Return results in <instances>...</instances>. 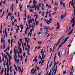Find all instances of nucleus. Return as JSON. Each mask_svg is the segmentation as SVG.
<instances>
[{
  "mask_svg": "<svg viewBox=\"0 0 75 75\" xmlns=\"http://www.w3.org/2000/svg\"><path fill=\"white\" fill-rule=\"evenodd\" d=\"M60 27L61 26H57V27L56 29V30H57V31H58V30L59 29Z\"/></svg>",
  "mask_w": 75,
  "mask_h": 75,
  "instance_id": "9",
  "label": "nucleus"
},
{
  "mask_svg": "<svg viewBox=\"0 0 75 75\" xmlns=\"http://www.w3.org/2000/svg\"><path fill=\"white\" fill-rule=\"evenodd\" d=\"M54 4L55 6H58V4L57 3H54Z\"/></svg>",
  "mask_w": 75,
  "mask_h": 75,
  "instance_id": "29",
  "label": "nucleus"
},
{
  "mask_svg": "<svg viewBox=\"0 0 75 75\" xmlns=\"http://www.w3.org/2000/svg\"><path fill=\"white\" fill-rule=\"evenodd\" d=\"M49 29H51V27L49 26L47 27V30H49Z\"/></svg>",
  "mask_w": 75,
  "mask_h": 75,
  "instance_id": "19",
  "label": "nucleus"
},
{
  "mask_svg": "<svg viewBox=\"0 0 75 75\" xmlns=\"http://www.w3.org/2000/svg\"><path fill=\"white\" fill-rule=\"evenodd\" d=\"M52 63H53V62H52L50 64V66H49V67H51V66L52 65Z\"/></svg>",
  "mask_w": 75,
  "mask_h": 75,
  "instance_id": "45",
  "label": "nucleus"
},
{
  "mask_svg": "<svg viewBox=\"0 0 75 75\" xmlns=\"http://www.w3.org/2000/svg\"><path fill=\"white\" fill-rule=\"evenodd\" d=\"M4 68H2L1 70V74H3V72H4Z\"/></svg>",
  "mask_w": 75,
  "mask_h": 75,
  "instance_id": "7",
  "label": "nucleus"
},
{
  "mask_svg": "<svg viewBox=\"0 0 75 75\" xmlns=\"http://www.w3.org/2000/svg\"><path fill=\"white\" fill-rule=\"evenodd\" d=\"M19 7H20V11H22L21 10V8H22V6L21 5V4H20L19 5Z\"/></svg>",
  "mask_w": 75,
  "mask_h": 75,
  "instance_id": "10",
  "label": "nucleus"
},
{
  "mask_svg": "<svg viewBox=\"0 0 75 75\" xmlns=\"http://www.w3.org/2000/svg\"><path fill=\"white\" fill-rule=\"evenodd\" d=\"M18 69H19V70H21V69L20 67L18 68Z\"/></svg>",
  "mask_w": 75,
  "mask_h": 75,
  "instance_id": "62",
  "label": "nucleus"
},
{
  "mask_svg": "<svg viewBox=\"0 0 75 75\" xmlns=\"http://www.w3.org/2000/svg\"><path fill=\"white\" fill-rule=\"evenodd\" d=\"M67 40L68 39H67L66 38L64 41L65 42H66V41H67Z\"/></svg>",
  "mask_w": 75,
  "mask_h": 75,
  "instance_id": "59",
  "label": "nucleus"
},
{
  "mask_svg": "<svg viewBox=\"0 0 75 75\" xmlns=\"http://www.w3.org/2000/svg\"><path fill=\"white\" fill-rule=\"evenodd\" d=\"M8 42L9 43V44H10L11 43H10V39H9L8 40Z\"/></svg>",
  "mask_w": 75,
  "mask_h": 75,
  "instance_id": "38",
  "label": "nucleus"
},
{
  "mask_svg": "<svg viewBox=\"0 0 75 75\" xmlns=\"http://www.w3.org/2000/svg\"><path fill=\"white\" fill-rule=\"evenodd\" d=\"M23 26H22V27H21V30H23Z\"/></svg>",
  "mask_w": 75,
  "mask_h": 75,
  "instance_id": "47",
  "label": "nucleus"
},
{
  "mask_svg": "<svg viewBox=\"0 0 75 75\" xmlns=\"http://www.w3.org/2000/svg\"><path fill=\"white\" fill-rule=\"evenodd\" d=\"M56 59V56H54V62H55V59Z\"/></svg>",
  "mask_w": 75,
  "mask_h": 75,
  "instance_id": "42",
  "label": "nucleus"
},
{
  "mask_svg": "<svg viewBox=\"0 0 75 75\" xmlns=\"http://www.w3.org/2000/svg\"><path fill=\"white\" fill-rule=\"evenodd\" d=\"M10 59H9V65L10 66V65H11V63L10 62Z\"/></svg>",
  "mask_w": 75,
  "mask_h": 75,
  "instance_id": "25",
  "label": "nucleus"
},
{
  "mask_svg": "<svg viewBox=\"0 0 75 75\" xmlns=\"http://www.w3.org/2000/svg\"><path fill=\"white\" fill-rule=\"evenodd\" d=\"M63 37H64V36L63 37L61 38L58 41V42H59V41H61V40H62V38H63Z\"/></svg>",
  "mask_w": 75,
  "mask_h": 75,
  "instance_id": "32",
  "label": "nucleus"
},
{
  "mask_svg": "<svg viewBox=\"0 0 75 75\" xmlns=\"http://www.w3.org/2000/svg\"><path fill=\"white\" fill-rule=\"evenodd\" d=\"M72 71H71V72H70L69 75H72Z\"/></svg>",
  "mask_w": 75,
  "mask_h": 75,
  "instance_id": "57",
  "label": "nucleus"
},
{
  "mask_svg": "<svg viewBox=\"0 0 75 75\" xmlns=\"http://www.w3.org/2000/svg\"><path fill=\"white\" fill-rule=\"evenodd\" d=\"M14 40V39H12L11 40V44H13V40Z\"/></svg>",
  "mask_w": 75,
  "mask_h": 75,
  "instance_id": "24",
  "label": "nucleus"
},
{
  "mask_svg": "<svg viewBox=\"0 0 75 75\" xmlns=\"http://www.w3.org/2000/svg\"><path fill=\"white\" fill-rule=\"evenodd\" d=\"M5 35L6 37H7V33L6 32H5Z\"/></svg>",
  "mask_w": 75,
  "mask_h": 75,
  "instance_id": "43",
  "label": "nucleus"
},
{
  "mask_svg": "<svg viewBox=\"0 0 75 75\" xmlns=\"http://www.w3.org/2000/svg\"><path fill=\"white\" fill-rule=\"evenodd\" d=\"M37 10L38 11H39L40 10V9L39 8V7H38L37 8Z\"/></svg>",
  "mask_w": 75,
  "mask_h": 75,
  "instance_id": "51",
  "label": "nucleus"
},
{
  "mask_svg": "<svg viewBox=\"0 0 75 75\" xmlns=\"http://www.w3.org/2000/svg\"><path fill=\"white\" fill-rule=\"evenodd\" d=\"M25 51H28V48L27 47H26L25 48Z\"/></svg>",
  "mask_w": 75,
  "mask_h": 75,
  "instance_id": "26",
  "label": "nucleus"
},
{
  "mask_svg": "<svg viewBox=\"0 0 75 75\" xmlns=\"http://www.w3.org/2000/svg\"><path fill=\"white\" fill-rule=\"evenodd\" d=\"M17 54H15L14 56V59L15 60V62H16L17 61Z\"/></svg>",
  "mask_w": 75,
  "mask_h": 75,
  "instance_id": "4",
  "label": "nucleus"
},
{
  "mask_svg": "<svg viewBox=\"0 0 75 75\" xmlns=\"http://www.w3.org/2000/svg\"><path fill=\"white\" fill-rule=\"evenodd\" d=\"M2 10H3V8H2L0 10V13H1L2 12Z\"/></svg>",
  "mask_w": 75,
  "mask_h": 75,
  "instance_id": "58",
  "label": "nucleus"
},
{
  "mask_svg": "<svg viewBox=\"0 0 75 75\" xmlns=\"http://www.w3.org/2000/svg\"><path fill=\"white\" fill-rule=\"evenodd\" d=\"M8 59H7V62L6 64V65H7V67L8 66Z\"/></svg>",
  "mask_w": 75,
  "mask_h": 75,
  "instance_id": "15",
  "label": "nucleus"
},
{
  "mask_svg": "<svg viewBox=\"0 0 75 75\" xmlns=\"http://www.w3.org/2000/svg\"><path fill=\"white\" fill-rule=\"evenodd\" d=\"M18 49L19 50V51L18 52V55H19L20 54H21V53L23 52L22 49H21L20 47L19 46L18 47Z\"/></svg>",
  "mask_w": 75,
  "mask_h": 75,
  "instance_id": "2",
  "label": "nucleus"
},
{
  "mask_svg": "<svg viewBox=\"0 0 75 75\" xmlns=\"http://www.w3.org/2000/svg\"><path fill=\"white\" fill-rule=\"evenodd\" d=\"M28 52L29 51V50H30V46H28Z\"/></svg>",
  "mask_w": 75,
  "mask_h": 75,
  "instance_id": "31",
  "label": "nucleus"
},
{
  "mask_svg": "<svg viewBox=\"0 0 75 75\" xmlns=\"http://www.w3.org/2000/svg\"><path fill=\"white\" fill-rule=\"evenodd\" d=\"M44 20L45 21V22H47L48 21V20H46V19H45Z\"/></svg>",
  "mask_w": 75,
  "mask_h": 75,
  "instance_id": "54",
  "label": "nucleus"
},
{
  "mask_svg": "<svg viewBox=\"0 0 75 75\" xmlns=\"http://www.w3.org/2000/svg\"><path fill=\"white\" fill-rule=\"evenodd\" d=\"M22 45L23 51H24V43H22Z\"/></svg>",
  "mask_w": 75,
  "mask_h": 75,
  "instance_id": "17",
  "label": "nucleus"
},
{
  "mask_svg": "<svg viewBox=\"0 0 75 75\" xmlns=\"http://www.w3.org/2000/svg\"><path fill=\"white\" fill-rule=\"evenodd\" d=\"M45 35H48V32H46L45 33Z\"/></svg>",
  "mask_w": 75,
  "mask_h": 75,
  "instance_id": "56",
  "label": "nucleus"
},
{
  "mask_svg": "<svg viewBox=\"0 0 75 75\" xmlns=\"http://www.w3.org/2000/svg\"><path fill=\"white\" fill-rule=\"evenodd\" d=\"M44 14H45L44 12H42V16H44Z\"/></svg>",
  "mask_w": 75,
  "mask_h": 75,
  "instance_id": "39",
  "label": "nucleus"
},
{
  "mask_svg": "<svg viewBox=\"0 0 75 75\" xmlns=\"http://www.w3.org/2000/svg\"><path fill=\"white\" fill-rule=\"evenodd\" d=\"M11 18L12 19H14V16H11Z\"/></svg>",
  "mask_w": 75,
  "mask_h": 75,
  "instance_id": "40",
  "label": "nucleus"
},
{
  "mask_svg": "<svg viewBox=\"0 0 75 75\" xmlns=\"http://www.w3.org/2000/svg\"><path fill=\"white\" fill-rule=\"evenodd\" d=\"M18 30H19V29H16V33H18Z\"/></svg>",
  "mask_w": 75,
  "mask_h": 75,
  "instance_id": "46",
  "label": "nucleus"
},
{
  "mask_svg": "<svg viewBox=\"0 0 75 75\" xmlns=\"http://www.w3.org/2000/svg\"><path fill=\"white\" fill-rule=\"evenodd\" d=\"M54 50H55V47H54L53 49V50L52 52V53H51V56H52V52L54 51Z\"/></svg>",
  "mask_w": 75,
  "mask_h": 75,
  "instance_id": "13",
  "label": "nucleus"
},
{
  "mask_svg": "<svg viewBox=\"0 0 75 75\" xmlns=\"http://www.w3.org/2000/svg\"><path fill=\"white\" fill-rule=\"evenodd\" d=\"M67 71V70H65V71H64L63 72V74L64 75H65L66 74V72Z\"/></svg>",
  "mask_w": 75,
  "mask_h": 75,
  "instance_id": "20",
  "label": "nucleus"
},
{
  "mask_svg": "<svg viewBox=\"0 0 75 75\" xmlns=\"http://www.w3.org/2000/svg\"><path fill=\"white\" fill-rule=\"evenodd\" d=\"M48 8L49 9L51 8V5H49L48 6Z\"/></svg>",
  "mask_w": 75,
  "mask_h": 75,
  "instance_id": "52",
  "label": "nucleus"
},
{
  "mask_svg": "<svg viewBox=\"0 0 75 75\" xmlns=\"http://www.w3.org/2000/svg\"><path fill=\"white\" fill-rule=\"evenodd\" d=\"M2 28H3V25H1V30H0V32L1 33V34L2 33Z\"/></svg>",
  "mask_w": 75,
  "mask_h": 75,
  "instance_id": "14",
  "label": "nucleus"
},
{
  "mask_svg": "<svg viewBox=\"0 0 75 75\" xmlns=\"http://www.w3.org/2000/svg\"><path fill=\"white\" fill-rule=\"evenodd\" d=\"M54 10L55 11H57V8L56 7H55Z\"/></svg>",
  "mask_w": 75,
  "mask_h": 75,
  "instance_id": "37",
  "label": "nucleus"
},
{
  "mask_svg": "<svg viewBox=\"0 0 75 75\" xmlns=\"http://www.w3.org/2000/svg\"><path fill=\"white\" fill-rule=\"evenodd\" d=\"M52 20V18H51L49 20L50 21H51Z\"/></svg>",
  "mask_w": 75,
  "mask_h": 75,
  "instance_id": "36",
  "label": "nucleus"
},
{
  "mask_svg": "<svg viewBox=\"0 0 75 75\" xmlns=\"http://www.w3.org/2000/svg\"><path fill=\"white\" fill-rule=\"evenodd\" d=\"M43 51H44V50H43V49L41 51V55H42V53H43Z\"/></svg>",
  "mask_w": 75,
  "mask_h": 75,
  "instance_id": "22",
  "label": "nucleus"
},
{
  "mask_svg": "<svg viewBox=\"0 0 75 75\" xmlns=\"http://www.w3.org/2000/svg\"><path fill=\"white\" fill-rule=\"evenodd\" d=\"M42 42L39 41L37 42V43L38 44H42Z\"/></svg>",
  "mask_w": 75,
  "mask_h": 75,
  "instance_id": "8",
  "label": "nucleus"
},
{
  "mask_svg": "<svg viewBox=\"0 0 75 75\" xmlns=\"http://www.w3.org/2000/svg\"><path fill=\"white\" fill-rule=\"evenodd\" d=\"M29 29V28H28V27H27L26 29V31H28V30Z\"/></svg>",
  "mask_w": 75,
  "mask_h": 75,
  "instance_id": "27",
  "label": "nucleus"
},
{
  "mask_svg": "<svg viewBox=\"0 0 75 75\" xmlns=\"http://www.w3.org/2000/svg\"><path fill=\"white\" fill-rule=\"evenodd\" d=\"M1 54L2 55V56L3 57H5V55L4 54H3V53L2 52V53H1Z\"/></svg>",
  "mask_w": 75,
  "mask_h": 75,
  "instance_id": "23",
  "label": "nucleus"
},
{
  "mask_svg": "<svg viewBox=\"0 0 75 75\" xmlns=\"http://www.w3.org/2000/svg\"><path fill=\"white\" fill-rule=\"evenodd\" d=\"M16 61L17 64H18V63H19V59H18Z\"/></svg>",
  "mask_w": 75,
  "mask_h": 75,
  "instance_id": "18",
  "label": "nucleus"
},
{
  "mask_svg": "<svg viewBox=\"0 0 75 75\" xmlns=\"http://www.w3.org/2000/svg\"><path fill=\"white\" fill-rule=\"evenodd\" d=\"M43 30H47V26H44L43 27Z\"/></svg>",
  "mask_w": 75,
  "mask_h": 75,
  "instance_id": "11",
  "label": "nucleus"
},
{
  "mask_svg": "<svg viewBox=\"0 0 75 75\" xmlns=\"http://www.w3.org/2000/svg\"><path fill=\"white\" fill-rule=\"evenodd\" d=\"M58 56L59 57V58H61V54L60 53V52H59L58 53Z\"/></svg>",
  "mask_w": 75,
  "mask_h": 75,
  "instance_id": "12",
  "label": "nucleus"
},
{
  "mask_svg": "<svg viewBox=\"0 0 75 75\" xmlns=\"http://www.w3.org/2000/svg\"><path fill=\"white\" fill-rule=\"evenodd\" d=\"M33 11V9H30V12H31Z\"/></svg>",
  "mask_w": 75,
  "mask_h": 75,
  "instance_id": "53",
  "label": "nucleus"
},
{
  "mask_svg": "<svg viewBox=\"0 0 75 75\" xmlns=\"http://www.w3.org/2000/svg\"><path fill=\"white\" fill-rule=\"evenodd\" d=\"M57 67H56V68L54 69V70L53 71V72H54V71H55L54 75H55V74H56V73H57Z\"/></svg>",
  "mask_w": 75,
  "mask_h": 75,
  "instance_id": "6",
  "label": "nucleus"
},
{
  "mask_svg": "<svg viewBox=\"0 0 75 75\" xmlns=\"http://www.w3.org/2000/svg\"><path fill=\"white\" fill-rule=\"evenodd\" d=\"M33 6L34 7H37V5L35 4H33Z\"/></svg>",
  "mask_w": 75,
  "mask_h": 75,
  "instance_id": "35",
  "label": "nucleus"
},
{
  "mask_svg": "<svg viewBox=\"0 0 75 75\" xmlns=\"http://www.w3.org/2000/svg\"><path fill=\"white\" fill-rule=\"evenodd\" d=\"M64 15H62L61 16V19H63V18H64Z\"/></svg>",
  "mask_w": 75,
  "mask_h": 75,
  "instance_id": "28",
  "label": "nucleus"
},
{
  "mask_svg": "<svg viewBox=\"0 0 75 75\" xmlns=\"http://www.w3.org/2000/svg\"><path fill=\"white\" fill-rule=\"evenodd\" d=\"M1 42H2L3 44H4V42H5V41L4 40H1Z\"/></svg>",
  "mask_w": 75,
  "mask_h": 75,
  "instance_id": "16",
  "label": "nucleus"
},
{
  "mask_svg": "<svg viewBox=\"0 0 75 75\" xmlns=\"http://www.w3.org/2000/svg\"><path fill=\"white\" fill-rule=\"evenodd\" d=\"M5 59H7V55L5 56Z\"/></svg>",
  "mask_w": 75,
  "mask_h": 75,
  "instance_id": "50",
  "label": "nucleus"
},
{
  "mask_svg": "<svg viewBox=\"0 0 75 75\" xmlns=\"http://www.w3.org/2000/svg\"><path fill=\"white\" fill-rule=\"evenodd\" d=\"M15 69H16V71H18V69H17V67H16L15 68Z\"/></svg>",
  "mask_w": 75,
  "mask_h": 75,
  "instance_id": "55",
  "label": "nucleus"
},
{
  "mask_svg": "<svg viewBox=\"0 0 75 75\" xmlns=\"http://www.w3.org/2000/svg\"><path fill=\"white\" fill-rule=\"evenodd\" d=\"M34 26H33V25H32V29L34 28Z\"/></svg>",
  "mask_w": 75,
  "mask_h": 75,
  "instance_id": "61",
  "label": "nucleus"
},
{
  "mask_svg": "<svg viewBox=\"0 0 75 75\" xmlns=\"http://www.w3.org/2000/svg\"><path fill=\"white\" fill-rule=\"evenodd\" d=\"M62 4H63V2H62L60 1V6H61V5Z\"/></svg>",
  "mask_w": 75,
  "mask_h": 75,
  "instance_id": "48",
  "label": "nucleus"
},
{
  "mask_svg": "<svg viewBox=\"0 0 75 75\" xmlns=\"http://www.w3.org/2000/svg\"><path fill=\"white\" fill-rule=\"evenodd\" d=\"M30 33H33V31H32V29H30Z\"/></svg>",
  "mask_w": 75,
  "mask_h": 75,
  "instance_id": "60",
  "label": "nucleus"
},
{
  "mask_svg": "<svg viewBox=\"0 0 75 75\" xmlns=\"http://www.w3.org/2000/svg\"><path fill=\"white\" fill-rule=\"evenodd\" d=\"M71 3V6H72V7H73L74 8V14L73 16V17H74V16H75V6H74V0H72V1H71L69 3V7H70V5Z\"/></svg>",
  "mask_w": 75,
  "mask_h": 75,
  "instance_id": "1",
  "label": "nucleus"
},
{
  "mask_svg": "<svg viewBox=\"0 0 75 75\" xmlns=\"http://www.w3.org/2000/svg\"><path fill=\"white\" fill-rule=\"evenodd\" d=\"M43 63H44V60H43L42 61V62L41 63V65H42V64H43Z\"/></svg>",
  "mask_w": 75,
  "mask_h": 75,
  "instance_id": "63",
  "label": "nucleus"
},
{
  "mask_svg": "<svg viewBox=\"0 0 75 75\" xmlns=\"http://www.w3.org/2000/svg\"><path fill=\"white\" fill-rule=\"evenodd\" d=\"M12 26H13L14 25V22H13L12 23Z\"/></svg>",
  "mask_w": 75,
  "mask_h": 75,
  "instance_id": "64",
  "label": "nucleus"
},
{
  "mask_svg": "<svg viewBox=\"0 0 75 75\" xmlns=\"http://www.w3.org/2000/svg\"><path fill=\"white\" fill-rule=\"evenodd\" d=\"M25 41L26 42L27 41V39L26 38H25Z\"/></svg>",
  "mask_w": 75,
  "mask_h": 75,
  "instance_id": "44",
  "label": "nucleus"
},
{
  "mask_svg": "<svg viewBox=\"0 0 75 75\" xmlns=\"http://www.w3.org/2000/svg\"><path fill=\"white\" fill-rule=\"evenodd\" d=\"M61 27V26L59 25V23L57 22V27H59V26Z\"/></svg>",
  "mask_w": 75,
  "mask_h": 75,
  "instance_id": "21",
  "label": "nucleus"
},
{
  "mask_svg": "<svg viewBox=\"0 0 75 75\" xmlns=\"http://www.w3.org/2000/svg\"><path fill=\"white\" fill-rule=\"evenodd\" d=\"M3 46L4 47H3V49H5V47H6V46L4 44H3Z\"/></svg>",
  "mask_w": 75,
  "mask_h": 75,
  "instance_id": "30",
  "label": "nucleus"
},
{
  "mask_svg": "<svg viewBox=\"0 0 75 75\" xmlns=\"http://www.w3.org/2000/svg\"><path fill=\"white\" fill-rule=\"evenodd\" d=\"M63 6L64 8L65 7V3L63 4Z\"/></svg>",
  "mask_w": 75,
  "mask_h": 75,
  "instance_id": "41",
  "label": "nucleus"
},
{
  "mask_svg": "<svg viewBox=\"0 0 75 75\" xmlns=\"http://www.w3.org/2000/svg\"><path fill=\"white\" fill-rule=\"evenodd\" d=\"M65 42H62L61 44L60 45H59V48H58L57 50H58L59 49V48H61V47L62 46V44H64V43H65Z\"/></svg>",
  "mask_w": 75,
  "mask_h": 75,
  "instance_id": "5",
  "label": "nucleus"
},
{
  "mask_svg": "<svg viewBox=\"0 0 75 75\" xmlns=\"http://www.w3.org/2000/svg\"><path fill=\"white\" fill-rule=\"evenodd\" d=\"M39 6L40 7H41V3H39Z\"/></svg>",
  "mask_w": 75,
  "mask_h": 75,
  "instance_id": "49",
  "label": "nucleus"
},
{
  "mask_svg": "<svg viewBox=\"0 0 75 75\" xmlns=\"http://www.w3.org/2000/svg\"><path fill=\"white\" fill-rule=\"evenodd\" d=\"M71 33H72L71 32H70L69 33H68L67 35H71Z\"/></svg>",
  "mask_w": 75,
  "mask_h": 75,
  "instance_id": "34",
  "label": "nucleus"
},
{
  "mask_svg": "<svg viewBox=\"0 0 75 75\" xmlns=\"http://www.w3.org/2000/svg\"><path fill=\"white\" fill-rule=\"evenodd\" d=\"M41 55H40L39 56L38 59H41Z\"/></svg>",
  "mask_w": 75,
  "mask_h": 75,
  "instance_id": "33",
  "label": "nucleus"
},
{
  "mask_svg": "<svg viewBox=\"0 0 75 75\" xmlns=\"http://www.w3.org/2000/svg\"><path fill=\"white\" fill-rule=\"evenodd\" d=\"M14 52L15 54V55H16V54L18 53V50H16V48L14 49Z\"/></svg>",
  "mask_w": 75,
  "mask_h": 75,
  "instance_id": "3",
  "label": "nucleus"
}]
</instances>
